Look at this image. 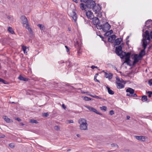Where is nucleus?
I'll use <instances>...</instances> for the list:
<instances>
[{"mask_svg":"<svg viewBox=\"0 0 152 152\" xmlns=\"http://www.w3.org/2000/svg\"><path fill=\"white\" fill-rule=\"evenodd\" d=\"M20 19L23 26L26 29H28L29 31H32L31 28L29 27L28 22L26 17L24 15H22L21 16Z\"/></svg>","mask_w":152,"mask_h":152,"instance_id":"1","label":"nucleus"},{"mask_svg":"<svg viewBox=\"0 0 152 152\" xmlns=\"http://www.w3.org/2000/svg\"><path fill=\"white\" fill-rule=\"evenodd\" d=\"M80 124V128L81 130H86L87 129L88 124L86 119L84 118H80L79 121Z\"/></svg>","mask_w":152,"mask_h":152,"instance_id":"2","label":"nucleus"},{"mask_svg":"<svg viewBox=\"0 0 152 152\" xmlns=\"http://www.w3.org/2000/svg\"><path fill=\"white\" fill-rule=\"evenodd\" d=\"M110 27L111 26L109 24L108 22H106L103 25H101L100 26H97V29H102L104 32H106L110 29Z\"/></svg>","mask_w":152,"mask_h":152,"instance_id":"3","label":"nucleus"},{"mask_svg":"<svg viewBox=\"0 0 152 152\" xmlns=\"http://www.w3.org/2000/svg\"><path fill=\"white\" fill-rule=\"evenodd\" d=\"M93 10L95 13L97 15L98 17H101L102 13L101 11V8L99 4H98L97 5H96L95 6H94L93 8Z\"/></svg>","mask_w":152,"mask_h":152,"instance_id":"4","label":"nucleus"},{"mask_svg":"<svg viewBox=\"0 0 152 152\" xmlns=\"http://www.w3.org/2000/svg\"><path fill=\"white\" fill-rule=\"evenodd\" d=\"M86 6L88 9H92L96 5L95 2L93 0H88L86 2Z\"/></svg>","mask_w":152,"mask_h":152,"instance_id":"5","label":"nucleus"},{"mask_svg":"<svg viewBox=\"0 0 152 152\" xmlns=\"http://www.w3.org/2000/svg\"><path fill=\"white\" fill-rule=\"evenodd\" d=\"M75 47L77 49V55L79 56L81 54V44L80 42L77 41L75 45Z\"/></svg>","mask_w":152,"mask_h":152,"instance_id":"6","label":"nucleus"},{"mask_svg":"<svg viewBox=\"0 0 152 152\" xmlns=\"http://www.w3.org/2000/svg\"><path fill=\"white\" fill-rule=\"evenodd\" d=\"M87 18L90 19H92L94 18V15L93 13L90 11H87L86 10H85Z\"/></svg>","mask_w":152,"mask_h":152,"instance_id":"7","label":"nucleus"},{"mask_svg":"<svg viewBox=\"0 0 152 152\" xmlns=\"http://www.w3.org/2000/svg\"><path fill=\"white\" fill-rule=\"evenodd\" d=\"M123 45V43H122L120 45H119L115 48V53L117 55L122 50V49Z\"/></svg>","mask_w":152,"mask_h":152,"instance_id":"8","label":"nucleus"},{"mask_svg":"<svg viewBox=\"0 0 152 152\" xmlns=\"http://www.w3.org/2000/svg\"><path fill=\"white\" fill-rule=\"evenodd\" d=\"M92 22L95 25H96V28L98 26H100L99 23V20L97 17L94 18L93 19Z\"/></svg>","mask_w":152,"mask_h":152,"instance_id":"9","label":"nucleus"},{"mask_svg":"<svg viewBox=\"0 0 152 152\" xmlns=\"http://www.w3.org/2000/svg\"><path fill=\"white\" fill-rule=\"evenodd\" d=\"M86 107L87 108V109H88L91 111H92L93 112L95 113L96 114H99V115H102V114L101 113H100L99 112H98L96 109H95L94 108L92 107H90L88 106H86Z\"/></svg>","mask_w":152,"mask_h":152,"instance_id":"10","label":"nucleus"},{"mask_svg":"<svg viewBox=\"0 0 152 152\" xmlns=\"http://www.w3.org/2000/svg\"><path fill=\"white\" fill-rule=\"evenodd\" d=\"M139 58L137 54L134 55L133 57L134 60L133 63V65H134L140 59Z\"/></svg>","mask_w":152,"mask_h":152,"instance_id":"11","label":"nucleus"},{"mask_svg":"<svg viewBox=\"0 0 152 152\" xmlns=\"http://www.w3.org/2000/svg\"><path fill=\"white\" fill-rule=\"evenodd\" d=\"M122 41V38H118L115 39L114 42V45H119Z\"/></svg>","mask_w":152,"mask_h":152,"instance_id":"12","label":"nucleus"},{"mask_svg":"<svg viewBox=\"0 0 152 152\" xmlns=\"http://www.w3.org/2000/svg\"><path fill=\"white\" fill-rule=\"evenodd\" d=\"M116 86L118 88L120 89L124 88V86L122 83H120L116 82Z\"/></svg>","mask_w":152,"mask_h":152,"instance_id":"13","label":"nucleus"},{"mask_svg":"<svg viewBox=\"0 0 152 152\" xmlns=\"http://www.w3.org/2000/svg\"><path fill=\"white\" fill-rule=\"evenodd\" d=\"M126 54V52L123 51L122 50L118 54H117L118 56H119L120 58L122 59H123L125 56V55Z\"/></svg>","mask_w":152,"mask_h":152,"instance_id":"14","label":"nucleus"},{"mask_svg":"<svg viewBox=\"0 0 152 152\" xmlns=\"http://www.w3.org/2000/svg\"><path fill=\"white\" fill-rule=\"evenodd\" d=\"M145 55V50L143 49L139 53L138 56L139 58H142Z\"/></svg>","mask_w":152,"mask_h":152,"instance_id":"15","label":"nucleus"},{"mask_svg":"<svg viewBox=\"0 0 152 152\" xmlns=\"http://www.w3.org/2000/svg\"><path fill=\"white\" fill-rule=\"evenodd\" d=\"M126 91L127 92L129 93V94L132 95V94H133L134 93V90L131 88H129L126 89Z\"/></svg>","mask_w":152,"mask_h":152,"instance_id":"16","label":"nucleus"},{"mask_svg":"<svg viewBox=\"0 0 152 152\" xmlns=\"http://www.w3.org/2000/svg\"><path fill=\"white\" fill-rule=\"evenodd\" d=\"M125 61L124 63H126L127 65L131 66L132 65L130 63V62L131 61L130 58H125Z\"/></svg>","mask_w":152,"mask_h":152,"instance_id":"17","label":"nucleus"},{"mask_svg":"<svg viewBox=\"0 0 152 152\" xmlns=\"http://www.w3.org/2000/svg\"><path fill=\"white\" fill-rule=\"evenodd\" d=\"M105 76L106 78H108L109 79H110L112 78L113 74L111 73L108 74L106 72H105Z\"/></svg>","mask_w":152,"mask_h":152,"instance_id":"18","label":"nucleus"},{"mask_svg":"<svg viewBox=\"0 0 152 152\" xmlns=\"http://www.w3.org/2000/svg\"><path fill=\"white\" fill-rule=\"evenodd\" d=\"M142 101L144 102H146V101H147V102H149L150 101V100H148V98H147V96L146 95H143L142 96V98L141 99Z\"/></svg>","mask_w":152,"mask_h":152,"instance_id":"19","label":"nucleus"},{"mask_svg":"<svg viewBox=\"0 0 152 152\" xmlns=\"http://www.w3.org/2000/svg\"><path fill=\"white\" fill-rule=\"evenodd\" d=\"M148 43L147 41L145 40H143L142 46L143 48V49L145 50L146 48Z\"/></svg>","mask_w":152,"mask_h":152,"instance_id":"20","label":"nucleus"},{"mask_svg":"<svg viewBox=\"0 0 152 152\" xmlns=\"http://www.w3.org/2000/svg\"><path fill=\"white\" fill-rule=\"evenodd\" d=\"M3 118L7 123H10L11 122V119L9 118L7 116H3Z\"/></svg>","mask_w":152,"mask_h":152,"instance_id":"21","label":"nucleus"},{"mask_svg":"<svg viewBox=\"0 0 152 152\" xmlns=\"http://www.w3.org/2000/svg\"><path fill=\"white\" fill-rule=\"evenodd\" d=\"M106 88L107 89V91L109 94H110L113 95L114 93V92L110 89V88L108 86H107Z\"/></svg>","mask_w":152,"mask_h":152,"instance_id":"22","label":"nucleus"},{"mask_svg":"<svg viewBox=\"0 0 152 152\" xmlns=\"http://www.w3.org/2000/svg\"><path fill=\"white\" fill-rule=\"evenodd\" d=\"M18 78L19 80H23L24 81H27L28 80V79L24 78L20 75L19 76V77H18Z\"/></svg>","mask_w":152,"mask_h":152,"instance_id":"23","label":"nucleus"},{"mask_svg":"<svg viewBox=\"0 0 152 152\" xmlns=\"http://www.w3.org/2000/svg\"><path fill=\"white\" fill-rule=\"evenodd\" d=\"M80 7L82 10H83L86 9V5H85L84 4L82 3L80 4Z\"/></svg>","mask_w":152,"mask_h":152,"instance_id":"24","label":"nucleus"},{"mask_svg":"<svg viewBox=\"0 0 152 152\" xmlns=\"http://www.w3.org/2000/svg\"><path fill=\"white\" fill-rule=\"evenodd\" d=\"M73 16L72 17V18H73V20H75V22L76 21V19H77V15L76 14V13L74 12H73Z\"/></svg>","mask_w":152,"mask_h":152,"instance_id":"25","label":"nucleus"},{"mask_svg":"<svg viewBox=\"0 0 152 152\" xmlns=\"http://www.w3.org/2000/svg\"><path fill=\"white\" fill-rule=\"evenodd\" d=\"M8 31L10 32L12 34H14L15 32L13 30V29L12 27H9L8 28Z\"/></svg>","mask_w":152,"mask_h":152,"instance_id":"26","label":"nucleus"},{"mask_svg":"<svg viewBox=\"0 0 152 152\" xmlns=\"http://www.w3.org/2000/svg\"><path fill=\"white\" fill-rule=\"evenodd\" d=\"M126 96L132 97H137V94H134V93H133V94H132V95H130V94H126Z\"/></svg>","mask_w":152,"mask_h":152,"instance_id":"27","label":"nucleus"},{"mask_svg":"<svg viewBox=\"0 0 152 152\" xmlns=\"http://www.w3.org/2000/svg\"><path fill=\"white\" fill-rule=\"evenodd\" d=\"M37 26L39 27L41 30H43L45 29V27L44 25L42 24H38Z\"/></svg>","mask_w":152,"mask_h":152,"instance_id":"28","label":"nucleus"},{"mask_svg":"<svg viewBox=\"0 0 152 152\" xmlns=\"http://www.w3.org/2000/svg\"><path fill=\"white\" fill-rule=\"evenodd\" d=\"M131 54L129 52L126 53L125 55L124 58H130Z\"/></svg>","mask_w":152,"mask_h":152,"instance_id":"29","label":"nucleus"},{"mask_svg":"<svg viewBox=\"0 0 152 152\" xmlns=\"http://www.w3.org/2000/svg\"><path fill=\"white\" fill-rule=\"evenodd\" d=\"M30 122L32 123H35L37 124L38 123V122L37 121L33 119H31L30 120Z\"/></svg>","mask_w":152,"mask_h":152,"instance_id":"30","label":"nucleus"},{"mask_svg":"<svg viewBox=\"0 0 152 152\" xmlns=\"http://www.w3.org/2000/svg\"><path fill=\"white\" fill-rule=\"evenodd\" d=\"M152 20H147L145 22V26L148 24H150V23H151Z\"/></svg>","mask_w":152,"mask_h":152,"instance_id":"31","label":"nucleus"},{"mask_svg":"<svg viewBox=\"0 0 152 152\" xmlns=\"http://www.w3.org/2000/svg\"><path fill=\"white\" fill-rule=\"evenodd\" d=\"M84 99L85 101H88L91 100L92 99L91 98L88 97L87 96H85L84 97Z\"/></svg>","mask_w":152,"mask_h":152,"instance_id":"32","label":"nucleus"},{"mask_svg":"<svg viewBox=\"0 0 152 152\" xmlns=\"http://www.w3.org/2000/svg\"><path fill=\"white\" fill-rule=\"evenodd\" d=\"M22 48L24 51V53H26L27 52L26 51V50L27 49V47L23 46H22Z\"/></svg>","mask_w":152,"mask_h":152,"instance_id":"33","label":"nucleus"},{"mask_svg":"<svg viewBox=\"0 0 152 152\" xmlns=\"http://www.w3.org/2000/svg\"><path fill=\"white\" fill-rule=\"evenodd\" d=\"M150 36H148L146 37H144L145 38V39H143V40H145L146 41H147V40H148L149 41L150 40Z\"/></svg>","mask_w":152,"mask_h":152,"instance_id":"34","label":"nucleus"},{"mask_svg":"<svg viewBox=\"0 0 152 152\" xmlns=\"http://www.w3.org/2000/svg\"><path fill=\"white\" fill-rule=\"evenodd\" d=\"M149 36H150V35L149 34V31L148 30L146 31L145 32V35H144V37Z\"/></svg>","mask_w":152,"mask_h":152,"instance_id":"35","label":"nucleus"},{"mask_svg":"<svg viewBox=\"0 0 152 152\" xmlns=\"http://www.w3.org/2000/svg\"><path fill=\"white\" fill-rule=\"evenodd\" d=\"M91 96L92 97L95 98L97 99H102L101 97H99V96H97L96 95H95L94 96L91 95Z\"/></svg>","mask_w":152,"mask_h":152,"instance_id":"36","label":"nucleus"},{"mask_svg":"<svg viewBox=\"0 0 152 152\" xmlns=\"http://www.w3.org/2000/svg\"><path fill=\"white\" fill-rule=\"evenodd\" d=\"M147 93L149 94L148 95V96L149 97H151L152 96V91H148L147 92Z\"/></svg>","mask_w":152,"mask_h":152,"instance_id":"37","label":"nucleus"},{"mask_svg":"<svg viewBox=\"0 0 152 152\" xmlns=\"http://www.w3.org/2000/svg\"><path fill=\"white\" fill-rule=\"evenodd\" d=\"M110 37L112 38L111 39L113 40L114 41L116 37L115 35V34L112 35L110 36Z\"/></svg>","mask_w":152,"mask_h":152,"instance_id":"38","label":"nucleus"},{"mask_svg":"<svg viewBox=\"0 0 152 152\" xmlns=\"http://www.w3.org/2000/svg\"><path fill=\"white\" fill-rule=\"evenodd\" d=\"M141 140L143 141H145V140L147 138L143 136H141Z\"/></svg>","mask_w":152,"mask_h":152,"instance_id":"39","label":"nucleus"},{"mask_svg":"<svg viewBox=\"0 0 152 152\" xmlns=\"http://www.w3.org/2000/svg\"><path fill=\"white\" fill-rule=\"evenodd\" d=\"M111 39H112V38H111L110 36V37H109L108 38V41L109 42H110L111 43H113L114 42V41Z\"/></svg>","mask_w":152,"mask_h":152,"instance_id":"40","label":"nucleus"},{"mask_svg":"<svg viewBox=\"0 0 152 152\" xmlns=\"http://www.w3.org/2000/svg\"><path fill=\"white\" fill-rule=\"evenodd\" d=\"M100 108L101 110H103L104 111H106L107 110V107L106 106H102Z\"/></svg>","mask_w":152,"mask_h":152,"instance_id":"41","label":"nucleus"},{"mask_svg":"<svg viewBox=\"0 0 152 152\" xmlns=\"http://www.w3.org/2000/svg\"><path fill=\"white\" fill-rule=\"evenodd\" d=\"M134 137L137 140H141V136H135Z\"/></svg>","mask_w":152,"mask_h":152,"instance_id":"42","label":"nucleus"},{"mask_svg":"<svg viewBox=\"0 0 152 152\" xmlns=\"http://www.w3.org/2000/svg\"><path fill=\"white\" fill-rule=\"evenodd\" d=\"M9 146L11 148H13L15 147V145L13 143H10L9 144Z\"/></svg>","mask_w":152,"mask_h":152,"instance_id":"43","label":"nucleus"},{"mask_svg":"<svg viewBox=\"0 0 152 152\" xmlns=\"http://www.w3.org/2000/svg\"><path fill=\"white\" fill-rule=\"evenodd\" d=\"M48 115V113H42V116L44 117H47Z\"/></svg>","mask_w":152,"mask_h":152,"instance_id":"44","label":"nucleus"},{"mask_svg":"<svg viewBox=\"0 0 152 152\" xmlns=\"http://www.w3.org/2000/svg\"><path fill=\"white\" fill-rule=\"evenodd\" d=\"M110 34L107 31H106V33H105V34H104V36H105V37H108V36H109V35H110Z\"/></svg>","mask_w":152,"mask_h":152,"instance_id":"45","label":"nucleus"},{"mask_svg":"<svg viewBox=\"0 0 152 152\" xmlns=\"http://www.w3.org/2000/svg\"><path fill=\"white\" fill-rule=\"evenodd\" d=\"M111 145L112 147H115L117 148L118 147V145L116 144L113 143L111 144Z\"/></svg>","mask_w":152,"mask_h":152,"instance_id":"46","label":"nucleus"},{"mask_svg":"<svg viewBox=\"0 0 152 152\" xmlns=\"http://www.w3.org/2000/svg\"><path fill=\"white\" fill-rule=\"evenodd\" d=\"M110 114V115H112L114 114V112L113 110H111L109 112Z\"/></svg>","mask_w":152,"mask_h":152,"instance_id":"47","label":"nucleus"},{"mask_svg":"<svg viewBox=\"0 0 152 152\" xmlns=\"http://www.w3.org/2000/svg\"><path fill=\"white\" fill-rule=\"evenodd\" d=\"M1 83H3L4 84H8V83L5 81V80L3 79V80L1 81Z\"/></svg>","mask_w":152,"mask_h":152,"instance_id":"48","label":"nucleus"},{"mask_svg":"<svg viewBox=\"0 0 152 152\" xmlns=\"http://www.w3.org/2000/svg\"><path fill=\"white\" fill-rule=\"evenodd\" d=\"M148 83L150 86L152 85V79L149 80L148 81Z\"/></svg>","mask_w":152,"mask_h":152,"instance_id":"49","label":"nucleus"},{"mask_svg":"<svg viewBox=\"0 0 152 152\" xmlns=\"http://www.w3.org/2000/svg\"><path fill=\"white\" fill-rule=\"evenodd\" d=\"M98 75H99V74L98 73H97L94 76V80L95 81H96L95 79H96V78L97 77V76Z\"/></svg>","mask_w":152,"mask_h":152,"instance_id":"50","label":"nucleus"},{"mask_svg":"<svg viewBox=\"0 0 152 152\" xmlns=\"http://www.w3.org/2000/svg\"><path fill=\"white\" fill-rule=\"evenodd\" d=\"M5 137V136L4 134H3L1 133L0 134V138H4V137Z\"/></svg>","mask_w":152,"mask_h":152,"instance_id":"51","label":"nucleus"},{"mask_svg":"<svg viewBox=\"0 0 152 152\" xmlns=\"http://www.w3.org/2000/svg\"><path fill=\"white\" fill-rule=\"evenodd\" d=\"M54 129L56 130H58L59 129V126H56L54 127Z\"/></svg>","mask_w":152,"mask_h":152,"instance_id":"52","label":"nucleus"},{"mask_svg":"<svg viewBox=\"0 0 152 152\" xmlns=\"http://www.w3.org/2000/svg\"><path fill=\"white\" fill-rule=\"evenodd\" d=\"M109 33L110 35L111 34H112L113 32V31L112 30H111L109 31H107Z\"/></svg>","mask_w":152,"mask_h":152,"instance_id":"53","label":"nucleus"},{"mask_svg":"<svg viewBox=\"0 0 152 152\" xmlns=\"http://www.w3.org/2000/svg\"><path fill=\"white\" fill-rule=\"evenodd\" d=\"M65 47L66 48V51L67 52H68L69 51V49L68 47V46H65Z\"/></svg>","mask_w":152,"mask_h":152,"instance_id":"54","label":"nucleus"},{"mask_svg":"<svg viewBox=\"0 0 152 152\" xmlns=\"http://www.w3.org/2000/svg\"><path fill=\"white\" fill-rule=\"evenodd\" d=\"M88 1V0H80L81 2H83L85 3L87 2Z\"/></svg>","mask_w":152,"mask_h":152,"instance_id":"55","label":"nucleus"},{"mask_svg":"<svg viewBox=\"0 0 152 152\" xmlns=\"http://www.w3.org/2000/svg\"><path fill=\"white\" fill-rule=\"evenodd\" d=\"M15 120H17V121H20L21 120V119L20 118H15Z\"/></svg>","mask_w":152,"mask_h":152,"instance_id":"56","label":"nucleus"},{"mask_svg":"<svg viewBox=\"0 0 152 152\" xmlns=\"http://www.w3.org/2000/svg\"><path fill=\"white\" fill-rule=\"evenodd\" d=\"M62 107L64 109H65L66 108V107L65 105L64 104H62Z\"/></svg>","mask_w":152,"mask_h":152,"instance_id":"57","label":"nucleus"},{"mask_svg":"<svg viewBox=\"0 0 152 152\" xmlns=\"http://www.w3.org/2000/svg\"><path fill=\"white\" fill-rule=\"evenodd\" d=\"M99 37L101 38H102V40H103V39H104V37H103L102 35H99Z\"/></svg>","mask_w":152,"mask_h":152,"instance_id":"58","label":"nucleus"},{"mask_svg":"<svg viewBox=\"0 0 152 152\" xmlns=\"http://www.w3.org/2000/svg\"><path fill=\"white\" fill-rule=\"evenodd\" d=\"M86 94L87 95H89L91 96V95H92L90 94V93L88 92H86Z\"/></svg>","mask_w":152,"mask_h":152,"instance_id":"59","label":"nucleus"},{"mask_svg":"<svg viewBox=\"0 0 152 152\" xmlns=\"http://www.w3.org/2000/svg\"><path fill=\"white\" fill-rule=\"evenodd\" d=\"M116 80L118 82H120V81H121V79H120L119 77H117Z\"/></svg>","mask_w":152,"mask_h":152,"instance_id":"60","label":"nucleus"},{"mask_svg":"<svg viewBox=\"0 0 152 152\" xmlns=\"http://www.w3.org/2000/svg\"><path fill=\"white\" fill-rule=\"evenodd\" d=\"M95 66L94 65H92L91 66V68L92 69H94L95 68Z\"/></svg>","mask_w":152,"mask_h":152,"instance_id":"61","label":"nucleus"},{"mask_svg":"<svg viewBox=\"0 0 152 152\" xmlns=\"http://www.w3.org/2000/svg\"><path fill=\"white\" fill-rule=\"evenodd\" d=\"M69 123H73V120H69Z\"/></svg>","mask_w":152,"mask_h":152,"instance_id":"62","label":"nucleus"},{"mask_svg":"<svg viewBox=\"0 0 152 152\" xmlns=\"http://www.w3.org/2000/svg\"><path fill=\"white\" fill-rule=\"evenodd\" d=\"M150 36L151 38L152 39V31L150 33Z\"/></svg>","mask_w":152,"mask_h":152,"instance_id":"63","label":"nucleus"},{"mask_svg":"<svg viewBox=\"0 0 152 152\" xmlns=\"http://www.w3.org/2000/svg\"><path fill=\"white\" fill-rule=\"evenodd\" d=\"M130 118V116H129L127 115V120H129V118Z\"/></svg>","mask_w":152,"mask_h":152,"instance_id":"64","label":"nucleus"}]
</instances>
